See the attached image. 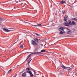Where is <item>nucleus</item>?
<instances>
[{
    "label": "nucleus",
    "mask_w": 77,
    "mask_h": 77,
    "mask_svg": "<svg viewBox=\"0 0 77 77\" xmlns=\"http://www.w3.org/2000/svg\"><path fill=\"white\" fill-rule=\"evenodd\" d=\"M60 35L63 34V32H62H62H60Z\"/></svg>",
    "instance_id": "nucleus-23"
},
{
    "label": "nucleus",
    "mask_w": 77,
    "mask_h": 77,
    "mask_svg": "<svg viewBox=\"0 0 77 77\" xmlns=\"http://www.w3.org/2000/svg\"><path fill=\"white\" fill-rule=\"evenodd\" d=\"M64 18V21H66L65 23H63V24L64 25V26L68 27L69 26V25H72V23L71 21V20H69L68 23L66 22L68 21V15H65Z\"/></svg>",
    "instance_id": "nucleus-1"
},
{
    "label": "nucleus",
    "mask_w": 77,
    "mask_h": 77,
    "mask_svg": "<svg viewBox=\"0 0 77 77\" xmlns=\"http://www.w3.org/2000/svg\"><path fill=\"white\" fill-rule=\"evenodd\" d=\"M3 30L5 31V32H11V31H12V30H9L8 29H6L5 28H3Z\"/></svg>",
    "instance_id": "nucleus-5"
},
{
    "label": "nucleus",
    "mask_w": 77,
    "mask_h": 77,
    "mask_svg": "<svg viewBox=\"0 0 77 77\" xmlns=\"http://www.w3.org/2000/svg\"><path fill=\"white\" fill-rule=\"evenodd\" d=\"M22 76H23V77H24L25 76L26 73H25V72L23 73L22 75Z\"/></svg>",
    "instance_id": "nucleus-14"
},
{
    "label": "nucleus",
    "mask_w": 77,
    "mask_h": 77,
    "mask_svg": "<svg viewBox=\"0 0 77 77\" xmlns=\"http://www.w3.org/2000/svg\"><path fill=\"white\" fill-rule=\"evenodd\" d=\"M67 33H68V34H70V33H71V31H69L67 32Z\"/></svg>",
    "instance_id": "nucleus-16"
},
{
    "label": "nucleus",
    "mask_w": 77,
    "mask_h": 77,
    "mask_svg": "<svg viewBox=\"0 0 77 77\" xmlns=\"http://www.w3.org/2000/svg\"><path fill=\"white\" fill-rule=\"evenodd\" d=\"M31 60H31L28 63V65H29V63H30V62L31 61Z\"/></svg>",
    "instance_id": "nucleus-26"
},
{
    "label": "nucleus",
    "mask_w": 77,
    "mask_h": 77,
    "mask_svg": "<svg viewBox=\"0 0 77 77\" xmlns=\"http://www.w3.org/2000/svg\"><path fill=\"white\" fill-rule=\"evenodd\" d=\"M66 29H67V30H69V29L68 28H66Z\"/></svg>",
    "instance_id": "nucleus-30"
},
{
    "label": "nucleus",
    "mask_w": 77,
    "mask_h": 77,
    "mask_svg": "<svg viewBox=\"0 0 77 77\" xmlns=\"http://www.w3.org/2000/svg\"><path fill=\"white\" fill-rule=\"evenodd\" d=\"M30 57H29L28 59L27 60H28V61H29V60H30Z\"/></svg>",
    "instance_id": "nucleus-25"
},
{
    "label": "nucleus",
    "mask_w": 77,
    "mask_h": 77,
    "mask_svg": "<svg viewBox=\"0 0 77 77\" xmlns=\"http://www.w3.org/2000/svg\"><path fill=\"white\" fill-rule=\"evenodd\" d=\"M3 51H4L2 50Z\"/></svg>",
    "instance_id": "nucleus-33"
},
{
    "label": "nucleus",
    "mask_w": 77,
    "mask_h": 77,
    "mask_svg": "<svg viewBox=\"0 0 77 77\" xmlns=\"http://www.w3.org/2000/svg\"><path fill=\"white\" fill-rule=\"evenodd\" d=\"M29 74H30V76H31V77H33V74H32V71H31V72H30V73H29Z\"/></svg>",
    "instance_id": "nucleus-11"
},
{
    "label": "nucleus",
    "mask_w": 77,
    "mask_h": 77,
    "mask_svg": "<svg viewBox=\"0 0 77 77\" xmlns=\"http://www.w3.org/2000/svg\"><path fill=\"white\" fill-rule=\"evenodd\" d=\"M26 72H27L28 73H30L31 72V71L30 70V69L29 67L27 68L26 69Z\"/></svg>",
    "instance_id": "nucleus-4"
},
{
    "label": "nucleus",
    "mask_w": 77,
    "mask_h": 77,
    "mask_svg": "<svg viewBox=\"0 0 77 77\" xmlns=\"http://www.w3.org/2000/svg\"><path fill=\"white\" fill-rule=\"evenodd\" d=\"M61 29H62V30H64L65 29V28L63 27H60Z\"/></svg>",
    "instance_id": "nucleus-15"
},
{
    "label": "nucleus",
    "mask_w": 77,
    "mask_h": 77,
    "mask_svg": "<svg viewBox=\"0 0 77 77\" xmlns=\"http://www.w3.org/2000/svg\"><path fill=\"white\" fill-rule=\"evenodd\" d=\"M62 13L63 14H64L65 13V11H63L62 12Z\"/></svg>",
    "instance_id": "nucleus-21"
},
{
    "label": "nucleus",
    "mask_w": 77,
    "mask_h": 77,
    "mask_svg": "<svg viewBox=\"0 0 77 77\" xmlns=\"http://www.w3.org/2000/svg\"><path fill=\"white\" fill-rule=\"evenodd\" d=\"M61 68H63V69H67L68 68H69V67H66L64 66V65H62V66H61Z\"/></svg>",
    "instance_id": "nucleus-6"
},
{
    "label": "nucleus",
    "mask_w": 77,
    "mask_h": 77,
    "mask_svg": "<svg viewBox=\"0 0 77 77\" xmlns=\"http://www.w3.org/2000/svg\"><path fill=\"white\" fill-rule=\"evenodd\" d=\"M10 73H11V72L10 71H9L8 72L7 74H10Z\"/></svg>",
    "instance_id": "nucleus-27"
},
{
    "label": "nucleus",
    "mask_w": 77,
    "mask_h": 77,
    "mask_svg": "<svg viewBox=\"0 0 77 77\" xmlns=\"http://www.w3.org/2000/svg\"><path fill=\"white\" fill-rule=\"evenodd\" d=\"M34 41H36L38 42V41H39V39L38 38H34Z\"/></svg>",
    "instance_id": "nucleus-12"
},
{
    "label": "nucleus",
    "mask_w": 77,
    "mask_h": 77,
    "mask_svg": "<svg viewBox=\"0 0 77 77\" xmlns=\"http://www.w3.org/2000/svg\"><path fill=\"white\" fill-rule=\"evenodd\" d=\"M60 32H62V31H63V29H61V28H60Z\"/></svg>",
    "instance_id": "nucleus-19"
},
{
    "label": "nucleus",
    "mask_w": 77,
    "mask_h": 77,
    "mask_svg": "<svg viewBox=\"0 0 77 77\" xmlns=\"http://www.w3.org/2000/svg\"><path fill=\"white\" fill-rule=\"evenodd\" d=\"M75 19V18H71V20H74V19Z\"/></svg>",
    "instance_id": "nucleus-22"
},
{
    "label": "nucleus",
    "mask_w": 77,
    "mask_h": 77,
    "mask_svg": "<svg viewBox=\"0 0 77 77\" xmlns=\"http://www.w3.org/2000/svg\"><path fill=\"white\" fill-rule=\"evenodd\" d=\"M20 48H23V45H21L20 46Z\"/></svg>",
    "instance_id": "nucleus-17"
},
{
    "label": "nucleus",
    "mask_w": 77,
    "mask_h": 77,
    "mask_svg": "<svg viewBox=\"0 0 77 77\" xmlns=\"http://www.w3.org/2000/svg\"><path fill=\"white\" fill-rule=\"evenodd\" d=\"M35 53L34 52L33 53H32L30 54L27 57V59L26 60H27V59H29V57H30V56H33V55H35Z\"/></svg>",
    "instance_id": "nucleus-3"
},
{
    "label": "nucleus",
    "mask_w": 77,
    "mask_h": 77,
    "mask_svg": "<svg viewBox=\"0 0 77 77\" xmlns=\"http://www.w3.org/2000/svg\"><path fill=\"white\" fill-rule=\"evenodd\" d=\"M74 20H75V21H77V19H76L75 18Z\"/></svg>",
    "instance_id": "nucleus-28"
},
{
    "label": "nucleus",
    "mask_w": 77,
    "mask_h": 77,
    "mask_svg": "<svg viewBox=\"0 0 77 77\" xmlns=\"http://www.w3.org/2000/svg\"><path fill=\"white\" fill-rule=\"evenodd\" d=\"M11 71H12V69H11L9 71H10L11 72Z\"/></svg>",
    "instance_id": "nucleus-31"
},
{
    "label": "nucleus",
    "mask_w": 77,
    "mask_h": 77,
    "mask_svg": "<svg viewBox=\"0 0 77 77\" xmlns=\"http://www.w3.org/2000/svg\"><path fill=\"white\" fill-rule=\"evenodd\" d=\"M75 24H76V23L75 22H74V21H72V25H74Z\"/></svg>",
    "instance_id": "nucleus-13"
},
{
    "label": "nucleus",
    "mask_w": 77,
    "mask_h": 77,
    "mask_svg": "<svg viewBox=\"0 0 77 77\" xmlns=\"http://www.w3.org/2000/svg\"><path fill=\"white\" fill-rule=\"evenodd\" d=\"M70 69H71V68L69 69H67L68 71H70Z\"/></svg>",
    "instance_id": "nucleus-29"
},
{
    "label": "nucleus",
    "mask_w": 77,
    "mask_h": 77,
    "mask_svg": "<svg viewBox=\"0 0 77 77\" xmlns=\"http://www.w3.org/2000/svg\"><path fill=\"white\" fill-rule=\"evenodd\" d=\"M34 54H42V53L41 52H34Z\"/></svg>",
    "instance_id": "nucleus-8"
},
{
    "label": "nucleus",
    "mask_w": 77,
    "mask_h": 77,
    "mask_svg": "<svg viewBox=\"0 0 77 77\" xmlns=\"http://www.w3.org/2000/svg\"><path fill=\"white\" fill-rule=\"evenodd\" d=\"M65 3V1L63 0L61 2H59V3L60 5H63V4H64Z\"/></svg>",
    "instance_id": "nucleus-7"
},
{
    "label": "nucleus",
    "mask_w": 77,
    "mask_h": 77,
    "mask_svg": "<svg viewBox=\"0 0 77 77\" xmlns=\"http://www.w3.org/2000/svg\"><path fill=\"white\" fill-rule=\"evenodd\" d=\"M31 44L32 45H34L35 46H36V45H38V43L36 42L35 41L33 40H32L31 41Z\"/></svg>",
    "instance_id": "nucleus-2"
},
{
    "label": "nucleus",
    "mask_w": 77,
    "mask_h": 77,
    "mask_svg": "<svg viewBox=\"0 0 77 77\" xmlns=\"http://www.w3.org/2000/svg\"><path fill=\"white\" fill-rule=\"evenodd\" d=\"M3 21H4V19L3 18L1 17H0V22Z\"/></svg>",
    "instance_id": "nucleus-10"
},
{
    "label": "nucleus",
    "mask_w": 77,
    "mask_h": 77,
    "mask_svg": "<svg viewBox=\"0 0 77 77\" xmlns=\"http://www.w3.org/2000/svg\"><path fill=\"white\" fill-rule=\"evenodd\" d=\"M32 26H34V27H36V26L41 27V26H42V25L41 24H37L35 25H34Z\"/></svg>",
    "instance_id": "nucleus-9"
},
{
    "label": "nucleus",
    "mask_w": 77,
    "mask_h": 77,
    "mask_svg": "<svg viewBox=\"0 0 77 77\" xmlns=\"http://www.w3.org/2000/svg\"><path fill=\"white\" fill-rule=\"evenodd\" d=\"M36 35H37V36H39V35L37 33H35Z\"/></svg>",
    "instance_id": "nucleus-24"
},
{
    "label": "nucleus",
    "mask_w": 77,
    "mask_h": 77,
    "mask_svg": "<svg viewBox=\"0 0 77 77\" xmlns=\"http://www.w3.org/2000/svg\"><path fill=\"white\" fill-rule=\"evenodd\" d=\"M33 72H34V74H36V75H38V74L37 73V72H35V71H33Z\"/></svg>",
    "instance_id": "nucleus-18"
},
{
    "label": "nucleus",
    "mask_w": 77,
    "mask_h": 77,
    "mask_svg": "<svg viewBox=\"0 0 77 77\" xmlns=\"http://www.w3.org/2000/svg\"><path fill=\"white\" fill-rule=\"evenodd\" d=\"M41 52H45V50H42L41 51Z\"/></svg>",
    "instance_id": "nucleus-20"
},
{
    "label": "nucleus",
    "mask_w": 77,
    "mask_h": 77,
    "mask_svg": "<svg viewBox=\"0 0 77 77\" xmlns=\"http://www.w3.org/2000/svg\"><path fill=\"white\" fill-rule=\"evenodd\" d=\"M14 29V28H9V29Z\"/></svg>",
    "instance_id": "nucleus-32"
}]
</instances>
